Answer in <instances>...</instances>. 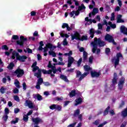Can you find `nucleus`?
<instances>
[{"label": "nucleus", "instance_id": "obj_57", "mask_svg": "<svg viewBox=\"0 0 127 127\" xmlns=\"http://www.w3.org/2000/svg\"><path fill=\"white\" fill-rule=\"evenodd\" d=\"M69 14L70 17H73V16H74V14H75V10H73V11L70 12L69 13Z\"/></svg>", "mask_w": 127, "mask_h": 127}, {"label": "nucleus", "instance_id": "obj_38", "mask_svg": "<svg viewBox=\"0 0 127 127\" xmlns=\"http://www.w3.org/2000/svg\"><path fill=\"white\" fill-rule=\"evenodd\" d=\"M47 48H48V49H52V48H53V45H52L51 43H48L46 45V47Z\"/></svg>", "mask_w": 127, "mask_h": 127}, {"label": "nucleus", "instance_id": "obj_22", "mask_svg": "<svg viewBox=\"0 0 127 127\" xmlns=\"http://www.w3.org/2000/svg\"><path fill=\"white\" fill-rule=\"evenodd\" d=\"M42 73L45 75L50 74L52 73V70L49 69L47 71L46 69H42Z\"/></svg>", "mask_w": 127, "mask_h": 127}, {"label": "nucleus", "instance_id": "obj_47", "mask_svg": "<svg viewBox=\"0 0 127 127\" xmlns=\"http://www.w3.org/2000/svg\"><path fill=\"white\" fill-rule=\"evenodd\" d=\"M2 49L3 50H6V51H7V50H8V47H7L6 45H3L2 46Z\"/></svg>", "mask_w": 127, "mask_h": 127}, {"label": "nucleus", "instance_id": "obj_11", "mask_svg": "<svg viewBox=\"0 0 127 127\" xmlns=\"http://www.w3.org/2000/svg\"><path fill=\"white\" fill-rule=\"evenodd\" d=\"M75 60H74V58L72 57H69L68 59V63H67V67L68 68L71 67L72 66V64L74 63Z\"/></svg>", "mask_w": 127, "mask_h": 127}, {"label": "nucleus", "instance_id": "obj_37", "mask_svg": "<svg viewBox=\"0 0 127 127\" xmlns=\"http://www.w3.org/2000/svg\"><path fill=\"white\" fill-rule=\"evenodd\" d=\"M72 54H73V52L72 51H70L68 53H64V56H69V57H71Z\"/></svg>", "mask_w": 127, "mask_h": 127}, {"label": "nucleus", "instance_id": "obj_17", "mask_svg": "<svg viewBox=\"0 0 127 127\" xmlns=\"http://www.w3.org/2000/svg\"><path fill=\"white\" fill-rule=\"evenodd\" d=\"M95 33H96V31L94 30V29H90L89 30V34L90 35L91 38H94V36H95Z\"/></svg>", "mask_w": 127, "mask_h": 127}, {"label": "nucleus", "instance_id": "obj_41", "mask_svg": "<svg viewBox=\"0 0 127 127\" xmlns=\"http://www.w3.org/2000/svg\"><path fill=\"white\" fill-rule=\"evenodd\" d=\"M117 59H119L120 60V58H123V55L121 53H119L117 54Z\"/></svg>", "mask_w": 127, "mask_h": 127}, {"label": "nucleus", "instance_id": "obj_56", "mask_svg": "<svg viewBox=\"0 0 127 127\" xmlns=\"http://www.w3.org/2000/svg\"><path fill=\"white\" fill-rule=\"evenodd\" d=\"M77 124V122H74V123H72L71 124H70L67 126V127H74Z\"/></svg>", "mask_w": 127, "mask_h": 127}, {"label": "nucleus", "instance_id": "obj_48", "mask_svg": "<svg viewBox=\"0 0 127 127\" xmlns=\"http://www.w3.org/2000/svg\"><path fill=\"white\" fill-rule=\"evenodd\" d=\"M2 119L4 122H6V121H7V119H8V116H7V115L5 114L3 116Z\"/></svg>", "mask_w": 127, "mask_h": 127}, {"label": "nucleus", "instance_id": "obj_21", "mask_svg": "<svg viewBox=\"0 0 127 127\" xmlns=\"http://www.w3.org/2000/svg\"><path fill=\"white\" fill-rule=\"evenodd\" d=\"M76 90L75 89H73V90H71L70 92L69 93V96L70 98H73V97H75L76 96Z\"/></svg>", "mask_w": 127, "mask_h": 127}, {"label": "nucleus", "instance_id": "obj_40", "mask_svg": "<svg viewBox=\"0 0 127 127\" xmlns=\"http://www.w3.org/2000/svg\"><path fill=\"white\" fill-rule=\"evenodd\" d=\"M55 101H57L58 102H60V101H62L63 100V97H57L54 98Z\"/></svg>", "mask_w": 127, "mask_h": 127}, {"label": "nucleus", "instance_id": "obj_60", "mask_svg": "<svg viewBox=\"0 0 127 127\" xmlns=\"http://www.w3.org/2000/svg\"><path fill=\"white\" fill-rule=\"evenodd\" d=\"M20 111V110L18 108L14 109V114H17V113H19Z\"/></svg>", "mask_w": 127, "mask_h": 127}, {"label": "nucleus", "instance_id": "obj_44", "mask_svg": "<svg viewBox=\"0 0 127 127\" xmlns=\"http://www.w3.org/2000/svg\"><path fill=\"white\" fill-rule=\"evenodd\" d=\"M18 118H15V121H11V124H13V125H15V124H17L18 123Z\"/></svg>", "mask_w": 127, "mask_h": 127}, {"label": "nucleus", "instance_id": "obj_1", "mask_svg": "<svg viewBox=\"0 0 127 127\" xmlns=\"http://www.w3.org/2000/svg\"><path fill=\"white\" fill-rule=\"evenodd\" d=\"M74 39L84 41V40H87L88 39V36L83 35L81 38H80V34L78 32H76L73 35H71V40H74Z\"/></svg>", "mask_w": 127, "mask_h": 127}, {"label": "nucleus", "instance_id": "obj_14", "mask_svg": "<svg viewBox=\"0 0 127 127\" xmlns=\"http://www.w3.org/2000/svg\"><path fill=\"white\" fill-rule=\"evenodd\" d=\"M75 106H78V105H80V104H82V102H83V99H82L81 97H79L78 98H77L75 100Z\"/></svg>", "mask_w": 127, "mask_h": 127}, {"label": "nucleus", "instance_id": "obj_53", "mask_svg": "<svg viewBox=\"0 0 127 127\" xmlns=\"http://www.w3.org/2000/svg\"><path fill=\"white\" fill-rule=\"evenodd\" d=\"M110 52H111V49H110V48H106L105 49L106 54H109V53H110Z\"/></svg>", "mask_w": 127, "mask_h": 127}, {"label": "nucleus", "instance_id": "obj_30", "mask_svg": "<svg viewBox=\"0 0 127 127\" xmlns=\"http://www.w3.org/2000/svg\"><path fill=\"white\" fill-rule=\"evenodd\" d=\"M15 81H16L14 82V85H15L16 88L19 89L20 88V83L17 79H16Z\"/></svg>", "mask_w": 127, "mask_h": 127}, {"label": "nucleus", "instance_id": "obj_31", "mask_svg": "<svg viewBox=\"0 0 127 127\" xmlns=\"http://www.w3.org/2000/svg\"><path fill=\"white\" fill-rule=\"evenodd\" d=\"M98 12H99V9H98V8H94L93 9L92 14V15H95L96 13H98Z\"/></svg>", "mask_w": 127, "mask_h": 127}, {"label": "nucleus", "instance_id": "obj_7", "mask_svg": "<svg viewBox=\"0 0 127 127\" xmlns=\"http://www.w3.org/2000/svg\"><path fill=\"white\" fill-rule=\"evenodd\" d=\"M125 81H126V78H125V77H122L118 83L119 90H122V89L124 88V84H125Z\"/></svg>", "mask_w": 127, "mask_h": 127}, {"label": "nucleus", "instance_id": "obj_46", "mask_svg": "<svg viewBox=\"0 0 127 127\" xmlns=\"http://www.w3.org/2000/svg\"><path fill=\"white\" fill-rule=\"evenodd\" d=\"M23 120L24 121V122H28V116L27 115H24L23 116Z\"/></svg>", "mask_w": 127, "mask_h": 127}, {"label": "nucleus", "instance_id": "obj_23", "mask_svg": "<svg viewBox=\"0 0 127 127\" xmlns=\"http://www.w3.org/2000/svg\"><path fill=\"white\" fill-rule=\"evenodd\" d=\"M34 99H37L38 101H42V100L43 99L42 96L39 94H36L35 96H34Z\"/></svg>", "mask_w": 127, "mask_h": 127}, {"label": "nucleus", "instance_id": "obj_9", "mask_svg": "<svg viewBox=\"0 0 127 127\" xmlns=\"http://www.w3.org/2000/svg\"><path fill=\"white\" fill-rule=\"evenodd\" d=\"M16 59L17 60H19V61H21V62H25V60L27 59V57L26 56H20L19 53L16 54Z\"/></svg>", "mask_w": 127, "mask_h": 127}, {"label": "nucleus", "instance_id": "obj_54", "mask_svg": "<svg viewBox=\"0 0 127 127\" xmlns=\"http://www.w3.org/2000/svg\"><path fill=\"white\" fill-rule=\"evenodd\" d=\"M14 100L15 101H16V102H19V97H18V96L17 95L14 96Z\"/></svg>", "mask_w": 127, "mask_h": 127}, {"label": "nucleus", "instance_id": "obj_58", "mask_svg": "<svg viewBox=\"0 0 127 127\" xmlns=\"http://www.w3.org/2000/svg\"><path fill=\"white\" fill-rule=\"evenodd\" d=\"M83 115H82V114H79L78 116V119L79 121H80V122H82L83 119Z\"/></svg>", "mask_w": 127, "mask_h": 127}, {"label": "nucleus", "instance_id": "obj_33", "mask_svg": "<svg viewBox=\"0 0 127 127\" xmlns=\"http://www.w3.org/2000/svg\"><path fill=\"white\" fill-rule=\"evenodd\" d=\"M43 83H44L43 82V78H38V82H37V84L40 85H42Z\"/></svg>", "mask_w": 127, "mask_h": 127}, {"label": "nucleus", "instance_id": "obj_64", "mask_svg": "<svg viewBox=\"0 0 127 127\" xmlns=\"http://www.w3.org/2000/svg\"><path fill=\"white\" fill-rule=\"evenodd\" d=\"M69 25L67 23H64L63 24L62 28H65V27L67 28V27Z\"/></svg>", "mask_w": 127, "mask_h": 127}, {"label": "nucleus", "instance_id": "obj_63", "mask_svg": "<svg viewBox=\"0 0 127 127\" xmlns=\"http://www.w3.org/2000/svg\"><path fill=\"white\" fill-rule=\"evenodd\" d=\"M43 84L45 85V86H46L47 87H48L49 86H50L51 84L49 83V82H44Z\"/></svg>", "mask_w": 127, "mask_h": 127}, {"label": "nucleus", "instance_id": "obj_2", "mask_svg": "<svg viewBox=\"0 0 127 127\" xmlns=\"http://www.w3.org/2000/svg\"><path fill=\"white\" fill-rule=\"evenodd\" d=\"M92 42H94L95 45L98 47V45L99 47H104L105 45H106V42L105 41L102 40L100 38H94V41Z\"/></svg>", "mask_w": 127, "mask_h": 127}, {"label": "nucleus", "instance_id": "obj_26", "mask_svg": "<svg viewBox=\"0 0 127 127\" xmlns=\"http://www.w3.org/2000/svg\"><path fill=\"white\" fill-rule=\"evenodd\" d=\"M82 9H86V6H85L83 3H82L80 6H78L77 10L81 11Z\"/></svg>", "mask_w": 127, "mask_h": 127}, {"label": "nucleus", "instance_id": "obj_12", "mask_svg": "<svg viewBox=\"0 0 127 127\" xmlns=\"http://www.w3.org/2000/svg\"><path fill=\"white\" fill-rule=\"evenodd\" d=\"M42 69H39L37 72H35L34 75L38 79H40L42 76Z\"/></svg>", "mask_w": 127, "mask_h": 127}, {"label": "nucleus", "instance_id": "obj_29", "mask_svg": "<svg viewBox=\"0 0 127 127\" xmlns=\"http://www.w3.org/2000/svg\"><path fill=\"white\" fill-rule=\"evenodd\" d=\"M14 66V64L13 63H10L8 66L7 68L9 70H12L13 69V67Z\"/></svg>", "mask_w": 127, "mask_h": 127}, {"label": "nucleus", "instance_id": "obj_32", "mask_svg": "<svg viewBox=\"0 0 127 127\" xmlns=\"http://www.w3.org/2000/svg\"><path fill=\"white\" fill-rule=\"evenodd\" d=\"M49 55L53 56V57H56V53L53 51H49Z\"/></svg>", "mask_w": 127, "mask_h": 127}, {"label": "nucleus", "instance_id": "obj_49", "mask_svg": "<svg viewBox=\"0 0 127 127\" xmlns=\"http://www.w3.org/2000/svg\"><path fill=\"white\" fill-rule=\"evenodd\" d=\"M125 106V101H122V103L120 104L119 109H122Z\"/></svg>", "mask_w": 127, "mask_h": 127}, {"label": "nucleus", "instance_id": "obj_8", "mask_svg": "<svg viewBox=\"0 0 127 127\" xmlns=\"http://www.w3.org/2000/svg\"><path fill=\"white\" fill-rule=\"evenodd\" d=\"M32 121L33 123H35L34 127H39V126H38L39 123H42V122H43L42 119H40L39 117H37L36 118H33Z\"/></svg>", "mask_w": 127, "mask_h": 127}, {"label": "nucleus", "instance_id": "obj_24", "mask_svg": "<svg viewBox=\"0 0 127 127\" xmlns=\"http://www.w3.org/2000/svg\"><path fill=\"white\" fill-rule=\"evenodd\" d=\"M84 68V70L86 71V72H89V71H91V70H92V68H91V67H90V66L85 64V65H84L83 66Z\"/></svg>", "mask_w": 127, "mask_h": 127}, {"label": "nucleus", "instance_id": "obj_36", "mask_svg": "<svg viewBox=\"0 0 127 127\" xmlns=\"http://www.w3.org/2000/svg\"><path fill=\"white\" fill-rule=\"evenodd\" d=\"M17 53H17L16 51H13L12 52V56H11L12 59H13V60L15 59V56H16V54Z\"/></svg>", "mask_w": 127, "mask_h": 127}, {"label": "nucleus", "instance_id": "obj_13", "mask_svg": "<svg viewBox=\"0 0 127 127\" xmlns=\"http://www.w3.org/2000/svg\"><path fill=\"white\" fill-rule=\"evenodd\" d=\"M120 31L122 33L125 34V35H127V28H126L124 25L121 26Z\"/></svg>", "mask_w": 127, "mask_h": 127}, {"label": "nucleus", "instance_id": "obj_16", "mask_svg": "<svg viewBox=\"0 0 127 127\" xmlns=\"http://www.w3.org/2000/svg\"><path fill=\"white\" fill-rule=\"evenodd\" d=\"M121 116L123 118H127V108L124 109L123 111L121 112Z\"/></svg>", "mask_w": 127, "mask_h": 127}, {"label": "nucleus", "instance_id": "obj_59", "mask_svg": "<svg viewBox=\"0 0 127 127\" xmlns=\"http://www.w3.org/2000/svg\"><path fill=\"white\" fill-rule=\"evenodd\" d=\"M37 56V59L39 61H40V60H42V57H41V55L40 54H38Z\"/></svg>", "mask_w": 127, "mask_h": 127}, {"label": "nucleus", "instance_id": "obj_51", "mask_svg": "<svg viewBox=\"0 0 127 127\" xmlns=\"http://www.w3.org/2000/svg\"><path fill=\"white\" fill-rule=\"evenodd\" d=\"M117 23H124V22H125V20L122 19H118L117 20Z\"/></svg>", "mask_w": 127, "mask_h": 127}, {"label": "nucleus", "instance_id": "obj_28", "mask_svg": "<svg viewBox=\"0 0 127 127\" xmlns=\"http://www.w3.org/2000/svg\"><path fill=\"white\" fill-rule=\"evenodd\" d=\"M80 115V109H78L74 111V114H73V117H77V116H79Z\"/></svg>", "mask_w": 127, "mask_h": 127}, {"label": "nucleus", "instance_id": "obj_25", "mask_svg": "<svg viewBox=\"0 0 127 127\" xmlns=\"http://www.w3.org/2000/svg\"><path fill=\"white\" fill-rule=\"evenodd\" d=\"M110 109H111V107L108 106L104 111L103 113V116H107V115L109 114V111H110Z\"/></svg>", "mask_w": 127, "mask_h": 127}, {"label": "nucleus", "instance_id": "obj_39", "mask_svg": "<svg viewBox=\"0 0 127 127\" xmlns=\"http://www.w3.org/2000/svg\"><path fill=\"white\" fill-rule=\"evenodd\" d=\"M32 68H33V70H32L33 72H36V71H37V70L38 72L39 70H41V69H40L39 67H38V66H34Z\"/></svg>", "mask_w": 127, "mask_h": 127}, {"label": "nucleus", "instance_id": "obj_4", "mask_svg": "<svg viewBox=\"0 0 127 127\" xmlns=\"http://www.w3.org/2000/svg\"><path fill=\"white\" fill-rule=\"evenodd\" d=\"M105 40L109 42V43H113L114 45H116L117 44V43L115 42L114 38L109 34L106 35L105 36Z\"/></svg>", "mask_w": 127, "mask_h": 127}, {"label": "nucleus", "instance_id": "obj_43", "mask_svg": "<svg viewBox=\"0 0 127 127\" xmlns=\"http://www.w3.org/2000/svg\"><path fill=\"white\" fill-rule=\"evenodd\" d=\"M57 104H53L50 106L51 110H56Z\"/></svg>", "mask_w": 127, "mask_h": 127}, {"label": "nucleus", "instance_id": "obj_52", "mask_svg": "<svg viewBox=\"0 0 127 127\" xmlns=\"http://www.w3.org/2000/svg\"><path fill=\"white\" fill-rule=\"evenodd\" d=\"M107 124H108V122L105 121L104 123H102L101 124H100L97 127H103L105 125H107Z\"/></svg>", "mask_w": 127, "mask_h": 127}, {"label": "nucleus", "instance_id": "obj_55", "mask_svg": "<svg viewBox=\"0 0 127 127\" xmlns=\"http://www.w3.org/2000/svg\"><path fill=\"white\" fill-rule=\"evenodd\" d=\"M5 114L8 115L9 114V109L7 108H5L4 109Z\"/></svg>", "mask_w": 127, "mask_h": 127}, {"label": "nucleus", "instance_id": "obj_61", "mask_svg": "<svg viewBox=\"0 0 127 127\" xmlns=\"http://www.w3.org/2000/svg\"><path fill=\"white\" fill-rule=\"evenodd\" d=\"M36 15V12L35 11H32L31 12V16H35Z\"/></svg>", "mask_w": 127, "mask_h": 127}, {"label": "nucleus", "instance_id": "obj_5", "mask_svg": "<svg viewBox=\"0 0 127 127\" xmlns=\"http://www.w3.org/2000/svg\"><path fill=\"white\" fill-rule=\"evenodd\" d=\"M26 41H27V38H24L23 36H21L20 37V41H17L16 43L18 45H20V46H23L24 43L26 42Z\"/></svg>", "mask_w": 127, "mask_h": 127}, {"label": "nucleus", "instance_id": "obj_42", "mask_svg": "<svg viewBox=\"0 0 127 127\" xmlns=\"http://www.w3.org/2000/svg\"><path fill=\"white\" fill-rule=\"evenodd\" d=\"M12 39L14 40H18L19 39V37L18 35H13L12 37Z\"/></svg>", "mask_w": 127, "mask_h": 127}, {"label": "nucleus", "instance_id": "obj_34", "mask_svg": "<svg viewBox=\"0 0 127 127\" xmlns=\"http://www.w3.org/2000/svg\"><path fill=\"white\" fill-rule=\"evenodd\" d=\"M5 91H6V88H5L3 86L1 87L0 89L1 94H4V93H5Z\"/></svg>", "mask_w": 127, "mask_h": 127}, {"label": "nucleus", "instance_id": "obj_19", "mask_svg": "<svg viewBox=\"0 0 127 127\" xmlns=\"http://www.w3.org/2000/svg\"><path fill=\"white\" fill-rule=\"evenodd\" d=\"M87 59H88V53L84 52L83 55V62L85 63V62L87 61Z\"/></svg>", "mask_w": 127, "mask_h": 127}, {"label": "nucleus", "instance_id": "obj_45", "mask_svg": "<svg viewBox=\"0 0 127 127\" xmlns=\"http://www.w3.org/2000/svg\"><path fill=\"white\" fill-rule=\"evenodd\" d=\"M117 82H118V78L113 77V79H112V84H113V85H116Z\"/></svg>", "mask_w": 127, "mask_h": 127}, {"label": "nucleus", "instance_id": "obj_35", "mask_svg": "<svg viewBox=\"0 0 127 127\" xmlns=\"http://www.w3.org/2000/svg\"><path fill=\"white\" fill-rule=\"evenodd\" d=\"M56 110H57V111H58V112H60L62 110V107L60 105L57 104V106L56 107Z\"/></svg>", "mask_w": 127, "mask_h": 127}, {"label": "nucleus", "instance_id": "obj_18", "mask_svg": "<svg viewBox=\"0 0 127 127\" xmlns=\"http://www.w3.org/2000/svg\"><path fill=\"white\" fill-rule=\"evenodd\" d=\"M91 44L93 47L92 49V52L93 53H95L96 50H97V48H98V47L96 45V43L95 42H92L91 43Z\"/></svg>", "mask_w": 127, "mask_h": 127}, {"label": "nucleus", "instance_id": "obj_6", "mask_svg": "<svg viewBox=\"0 0 127 127\" xmlns=\"http://www.w3.org/2000/svg\"><path fill=\"white\" fill-rule=\"evenodd\" d=\"M14 74L17 75V77L18 78H20L22 76L24 75V70L23 69H21L19 68L16 69V70L14 72Z\"/></svg>", "mask_w": 127, "mask_h": 127}, {"label": "nucleus", "instance_id": "obj_62", "mask_svg": "<svg viewBox=\"0 0 127 127\" xmlns=\"http://www.w3.org/2000/svg\"><path fill=\"white\" fill-rule=\"evenodd\" d=\"M100 122V120H96L94 122H93V125H95V126H98L99 125V122Z\"/></svg>", "mask_w": 127, "mask_h": 127}, {"label": "nucleus", "instance_id": "obj_20", "mask_svg": "<svg viewBox=\"0 0 127 127\" xmlns=\"http://www.w3.org/2000/svg\"><path fill=\"white\" fill-rule=\"evenodd\" d=\"M61 79L64 81V82H66L67 83H69V80L67 78V76L64 75L63 74H61L60 76Z\"/></svg>", "mask_w": 127, "mask_h": 127}, {"label": "nucleus", "instance_id": "obj_50", "mask_svg": "<svg viewBox=\"0 0 127 127\" xmlns=\"http://www.w3.org/2000/svg\"><path fill=\"white\" fill-rule=\"evenodd\" d=\"M13 93H14V94H18V93H19V90L17 88H15L13 90Z\"/></svg>", "mask_w": 127, "mask_h": 127}, {"label": "nucleus", "instance_id": "obj_10", "mask_svg": "<svg viewBox=\"0 0 127 127\" xmlns=\"http://www.w3.org/2000/svg\"><path fill=\"white\" fill-rule=\"evenodd\" d=\"M90 74L92 78H99V77H100V75H101V72L91 71L90 72Z\"/></svg>", "mask_w": 127, "mask_h": 127}, {"label": "nucleus", "instance_id": "obj_15", "mask_svg": "<svg viewBox=\"0 0 127 127\" xmlns=\"http://www.w3.org/2000/svg\"><path fill=\"white\" fill-rule=\"evenodd\" d=\"M26 103L29 107V109H33V108H34V106H33V103H32L31 101L26 100Z\"/></svg>", "mask_w": 127, "mask_h": 127}, {"label": "nucleus", "instance_id": "obj_27", "mask_svg": "<svg viewBox=\"0 0 127 127\" xmlns=\"http://www.w3.org/2000/svg\"><path fill=\"white\" fill-rule=\"evenodd\" d=\"M112 62H115V65H119V64H120V60H119V59H116L115 58H113L112 59Z\"/></svg>", "mask_w": 127, "mask_h": 127}, {"label": "nucleus", "instance_id": "obj_3", "mask_svg": "<svg viewBox=\"0 0 127 127\" xmlns=\"http://www.w3.org/2000/svg\"><path fill=\"white\" fill-rule=\"evenodd\" d=\"M76 78H79L78 79V81L79 82H81V80H83V79H84V78H85V77H87V76H88V74H89L88 72H84V73H83L82 74V72H81V71H80V70H76Z\"/></svg>", "mask_w": 127, "mask_h": 127}]
</instances>
